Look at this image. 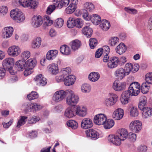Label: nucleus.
Listing matches in <instances>:
<instances>
[{
  "label": "nucleus",
  "mask_w": 152,
  "mask_h": 152,
  "mask_svg": "<svg viewBox=\"0 0 152 152\" xmlns=\"http://www.w3.org/2000/svg\"><path fill=\"white\" fill-rule=\"evenodd\" d=\"M119 62V60L118 57H112L109 60L107 66L110 69H113L116 67Z\"/></svg>",
  "instance_id": "dca6fc26"
},
{
  "label": "nucleus",
  "mask_w": 152,
  "mask_h": 152,
  "mask_svg": "<svg viewBox=\"0 0 152 152\" xmlns=\"http://www.w3.org/2000/svg\"><path fill=\"white\" fill-rule=\"evenodd\" d=\"M145 79L146 82L152 84V72L147 73L145 75Z\"/></svg>",
  "instance_id": "052dcab7"
},
{
  "label": "nucleus",
  "mask_w": 152,
  "mask_h": 152,
  "mask_svg": "<svg viewBox=\"0 0 152 152\" xmlns=\"http://www.w3.org/2000/svg\"><path fill=\"white\" fill-rule=\"evenodd\" d=\"M140 86L137 82H134L132 83L127 90L131 96H137L140 92Z\"/></svg>",
  "instance_id": "20e7f679"
},
{
  "label": "nucleus",
  "mask_w": 152,
  "mask_h": 152,
  "mask_svg": "<svg viewBox=\"0 0 152 152\" xmlns=\"http://www.w3.org/2000/svg\"><path fill=\"white\" fill-rule=\"evenodd\" d=\"M42 108V106L35 103H28L26 105V107L27 111L32 112H35L39 110Z\"/></svg>",
  "instance_id": "ddd939ff"
},
{
  "label": "nucleus",
  "mask_w": 152,
  "mask_h": 152,
  "mask_svg": "<svg viewBox=\"0 0 152 152\" xmlns=\"http://www.w3.org/2000/svg\"><path fill=\"white\" fill-rule=\"evenodd\" d=\"M101 18L99 15L94 14L91 16V21L95 25H98L101 21Z\"/></svg>",
  "instance_id": "58836bf2"
},
{
  "label": "nucleus",
  "mask_w": 152,
  "mask_h": 152,
  "mask_svg": "<svg viewBox=\"0 0 152 152\" xmlns=\"http://www.w3.org/2000/svg\"><path fill=\"white\" fill-rule=\"evenodd\" d=\"M28 117L25 116L21 115L20 116L19 119L18 120L16 127L19 128L21 126L24 125L26 123Z\"/></svg>",
  "instance_id": "e433bc0d"
},
{
  "label": "nucleus",
  "mask_w": 152,
  "mask_h": 152,
  "mask_svg": "<svg viewBox=\"0 0 152 152\" xmlns=\"http://www.w3.org/2000/svg\"><path fill=\"white\" fill-rule=\"evenodd\" d=\"M101 23L100 26L104 31H106L110 27V23L107 20L103 19L101 21Z\"/></svg>",
  "instance_id": "c9c22d12"
},
{
  "label": "nucleus",
  "mask_w": 152,
  "mask_h": 152,
  "mask_svg": "<svg viewBox=\"0 0 152 152\" xmlns=\"http://www.w3.org/2000/svg\"><path fill=\"white\" fill-rule=\"evenodd\" d=\"M84 7L86 9V11L91 12L94 9V6L90 2H87L84 4Z\"/></svg>",
  "instance_id": "a18cd8bd"
},
{
  "label": "nucleus",
  "mask_w": 152,
  "mask_h": 152,
  "mask_svg": "<svg viewBox=\"0 0 152 152\" xmlns=\"http://www.w3.org/2000/svg\"><path fill=\"white\" fill-rule=\"evenodd\" d=\"M118 96L114 94H110L109 97L106 98L104 101V104L107 107H109L114 105L117 100Z\"/></svg>",
  "instance_id": "39448f33"
},
{
  "label": "nucleus",
  "mask_w": 152,
  "mask_h": 152,
  "mask_svg": "<svg viewBox=\"0 0 152 152\" xmlns=\"http://www.w3.org/2000/svg\"><path fill=\"white\" fill-rule=\"evenodd\" d=\"M8 55L11 57H16L21 52L20 48L18 46L13 45L10 47L7 51Z\"/></svg>",
  "instance_id": "9d476101"
},
{
  "label": "nucleus",
  "mask_w": 152,
  "mask_h": 152,
  "mask_svg": "<svg viewBox=\"0 0 152 152\" xmlns=\"http://www.w3.org/2000/svg\"><path fill=\"white\" fill-rule=\"evenodd\" d=\"M23 59L17 61L15 64L19 70L23 71L25 69L24 74L25 76H27L32 72V69L35 65L36 61L35 59L30 58L26 62Z\"/></svg>",
  "instance_id": "f257e3e1"
},
{
  "label": "nucleus",
  "mask_w": 152,
  "mask_h": 152,
  "mask_svg": "<svg viewBox=\"0 0 152 152\" xmlns=\"http://www.w3.org/2000/svg\"><path fill=\"white\" fill-rule=\"evenodd\" d=\"M147 98L146 96H141L140 99L138 107L140 110L142 109L144 107L147 103Z\"/></svg>",
  "instance_id": "37998d69"
},
{
  "label": "nucleus",
  "mask_w": 152,
  "mask_h": 152,
  "mask_svg": "<svg viewBox=\"0 0 152 152\" xmlns=\"http://www.w3.org/2000/svg\"><path fill=\"white\" fill-rule=\"evenodd\" d=\"M86 137L90 139L96 140L99 137V134L95 130L90 129L86 131Z\"/></svg>",
  "instance_id": "2eb2a0df"
},
{
  "label": "nucleus",
  "mask_w": 152,
  "mask_h": 152,
  "mask_svg": "<svg viewBox=\"0 0 152 152\" xmlns=\"http://www.w3.org/2000/svg\"><path fill=\"white\" fill-rule=\"evenodd\" d=\"M58 53V51L56 50H49L46 55V59L49 61L53 60L56 57Z\"/></svg>",
  "instance_id": "bb28decb"
},
{
  "label": "nucleus",
  "mask_w": 152,
  "mask_h": 152,
  "mask_svg": "<svg viewBox=\"0 0 152 152\" xmlns=\"http://www.w3.org/2000/svg\"><path fill=\"white\" fill-rule=\"evenodd\" d=\"M42 38L40 37L35 38L32 41L31 43V47L33 49L39 48L40 46L42 43Z\"/></svg>",
  "instance_id": "c85d7f7f"
},
{
  "label": "nucleus",
  "mask_w": 152,
  "mask_h": 152,
  "mask_svg": "<svg viewBox=\"0 0 152 152\" xmlns=\"http://www.w3.org/2000/svg\"><path fill=\"white\" fill-rule=\"evenodd\" d=\"M76 80L75 77L73 75L66 76L64 80V84L66 86H70L73 85Z\"/></svg>",
  "instance_id": "b1692460"
},
{
  "label": "nucleus",
  "mask_w": 152,
  "mask_h": 152,
  "mask_svg": "<svg viewBox=\"0 0 152 152\" xmlns=\"http://www.w3.org/2000/svg\"><path fill=\"white\" fill-rule=\"evenodd\" d=\"M40 118L38 116L33 115L29 118L28 120V123L29 124H34L39 121Z\"/></svg>",
  "instance_id": "3c124183"
},
{
  "label": "nucleus",
  "mask_w": 152,
  "mask_h": 152,
  "mask_svg": "<svg viewBox=\"0 0 152 152\" xmlns=\"http://www.w3.org/2000/svg\"><path fill=\"white\" fill-rule=\"evenodd\" d=\"M92 120L89 118H84L81 122V127L84 129H87L91 128L93 126Z\"/></svg>",
  "instance_id": "f3484780"
},
{
  "label": "nucleus",
  "mask_w": 152,
  "mask_h": 152,
  "mask_svg": "<svg viewBox=\"0 0 152 152\" xmlns=\"http://www.w3.org/2000/svg\"><path fill=\"white\" fill-rule=\"evenodd\" d=\"M75 19L71 17L69 18L67 22V25L68 28H72L75 26Z\"/></svg>",
  "instance_id": "09e8293b"
},
{
  "label": "nucleus",
  "mask_w": 152,
  "mask_h": 152,
  "mask_svg": "<svg viewBox=\"0 0 152 152\" xmlns=\"http://www.w3.org/2000/svg\"><path fill=\"white\" fill-rule=\"evenodd\" d=\"M127 49L126 47L123 43H121L118 45L115 48L116 53L121 55L124 53Z\"/></svg>",
  "instance_id": "7c9ffc66"
},
{
  "label": "nucleus",
  "mask_w": 152,
  "mask_h": 152,
  "mask_svg": "<svg viewBox=\"0 0 152 152\" xmlns=\"http://www.w3.org/2000/svg\"><path fill=\"white\" fill-rule=\"evenodd\" d=\"M139 67V65L138 64L133 65L131 63H127L125 65L124 69L126 75H129L131 72L133 73L137 72L138 70Z\"/></svg>",
  "instance_id": "1a4fd4ad"
},
{
  "label": "nucleus",
  "mask_w": 152,
  "mask_h": 152,
  "mask_svg": "<svg viewBox=\"0 0 152 152\" xmlns=\"http://www.w3.org/2000/svg\"><path fill=\"white\" fill-rule=\"evenodd\" d=\"M64 23L63 19L61 18H59L55 20L54 24L55 26L57 28H59L61 27Z\"/></svg>",
  "instance_id": "603ef678"
},
{
  "label": "nucleus",
  "mask_w": 152,
  "mask_h": 152,
  "mask_svg": "<svg viewBox=\"0 0 152 152\" xmlns=\"http://www.w3.org/2000/svg\"><path fill=\"white\" fill-rule=\"evenodd\" d=\"M75 108L69 107L65 110L64 115L65 117L68 118H72L76 116Z\"/></svg>",
  "instance_id": "412c9836"
},
{
  "label": "nucleus",
  "mask_w": 152,
  "mask_h": 152,
  "mask_svg": "<svg viewBox=\"0 0 152 152\" xmlns=\"http://www.w3.org/2000/svg\"><path fill=\"white\" fill-rule=\"evenodd\" d=\"M66 92L69 95L66 99V104L70 106L77 104L79 101L78 96L71 90H66Z\"/></svg>",
  "instance_id": "f03ea898"
},
{
  "label": "nucleus",
  "mask_w": 152,
  "mask_h": 152,
  "mask_svg": "<svg viewBox=\"0 0 152 152\" xmlns=\"http://www.w3.org/2000/svg\"><path fill=\"white\" fill-rule=\"evenodd\" d=\"M76 8V7L70 4L69 6L66 8L65 11L68 14H72L75 11Z\"/></svg>",
  "instance_id": "8fccbe9b"
},
{
  "label": "nucleus",
  "mask_w": 152,
  "mask_h": 152,
  "mask_svg": "<svg viewBox=\"0 0 152 152\" xmlns=\"http://www.w3.org/2000/svg\"><path fill=\"white\" fill-rule=\"evenodd\" d=\"M14 63V58H7L3 61L2 65L3 68L5 69L12 68Z\"/></svg>",
  "instance_id": "a211bd4d"
},
{
  "label": "nucleus",
  "mask_w": 152,
  "mask_h": 152,
  "mask_svg": "<svg viewBox=\"0 0 152 152\" xmlns=\"http://www.w3.org/2000/svg\"><path fill=\"white\" fill-rule=\"evenodd\" d=\"M142 112V116L144 119L148 118L152 115V108L144 107L141 110Z\"/></svg>",
  "instance_id": "4be33fe9"
},
{
  "label": "nucleus",
  "mask_w": 152,
  "mask_h": 152,
  "mask_svg": "<svg viewBox=\"0 0 152 152\" xmlns=\"http://www.w3.org/2000/svg\"><path fill=\"white\" fill-rule=\"evenodd\" d=\"M62 75L64 76L68 75L71 73V69L69 67L62 68L61 70Z\"/></svg>",
  "instance_id": "bf43d9fd"
},
{
  "label": "nucleus",
  "mask_w": 152,
  "mask_h": 152,
  "mask_svg": "<svg viewBox=\"0 0 152 152\" xmlns=\"http://www.w3.org/2000/svg\"><path fill=\"white\" fill-rule=\"evenodd\" d=\"M13 31V28L11 26H7L5 27L3 32L4 38H8L10 37L12 35Z\"/></svg>",
  "instance_id": "393cba45"
},
{
  "label": "nucleus",
  "mask_w": 152,
  "mask_h": 152,
  "mask_svg": "<svg viewBox=\"0 0 152 152\" xmlns=\"http://www.w3.org/2000/svg\"><path fill=\"white\" fill-rule=\"evenodd\" d=\"M114 125V121L112 119H106L103 125L105 129H110L112 128Z\"/></svg>",
  "instance_id": "ea45409f"
},
{
  "label": "nucleus",
  "mask_w": 152,
  "mask_h": 152,
  "mask_svg": "<svg viewBox=\"0 0 152 152\" xmlns=\"http://www.w3.org/2000/svg\"><path fill=\"white\" fill-rule=\"evenodd\" d=\"M120 137L117 135H110L108 137L109 141L116 145H119L121 143V141L122 140Z\"/></svg>",
  "instance_id": "6ab92c4d"
},
{
  "label": "nucleus",
  "mask_w": 152,
  "mask_h": 152,
  "mask_svg": "<svg viewBox=\"0 0 152 152\" xmlns=\"http://www.w3.org/2000/svg\"><path fill=\"white\" fill-rule=\"evenodd\" d=\"M34 80L38 85L40 86H44L47 83V80L45 78L42 74L36 76Z\"/></svg>",
  "instance_id": "aec40b11"
},
{
  "label": "nucleus",
  "mask_w": 152,
  "mask_h": 152,
  "mask_svg": "<svg viewBox=\"0 0 152 152\" xmlns=\"http://www.w3.org/2000/svg\"><path fill=\"white\" fill-rule=\"evenodd\" d=\"M68 126L71 127L73 129H76L78 126V123L75 121L70 120L68 121L66 123Z\"/></svg>",
  "instance_id": "49530a36"
},
{
  "label": "nucleus",
  "mask_w": 152,
  "mask_h": 152,
  "mask_svg": "<svg viewBox=\"0 0 152 152\" xmlns=\"http://www.w3.org/2000/svg\"><path fill=\"white\" fill-rule=\"evenodd\" d=\"M53 4H54V5L55 6V7L56 8L57 7L58 9H60L63 7L61 0L59 1L56 0L54 1Z\"/></svg>",
  "instance_id": "338daca9"
},
{
  "label": "nucleus",
  "mask_w": 152,
  "mask_h": 152,
  "mask_svg": "<svg viewBox=\"0 0 152 152\" xmlns=\"http://www.w3.org/2000/svg\"><path fill=\"white\" fill-rule=\"evenodd\" d=\"M114 75L118 79L121 80L125 77L126 74L125 70L121 68L116 70L115 72Z\"/></svg>",
  "instance_id": "a878e982"
},
{
  "label": "nucleus",
  "mask_w": 152,
  "mask_h": 152,
  "mask_svg": "<svg viewBox=\"0 0 152 152\" xmlns=\"http://www.w3.org/2000/svg\"><path fill=\"white\" fill-rule=\"evenodd\" d=\"M124 10L125 11L131 14L135 15L137 12V11L136 10L131 8L129 7H125L124 8Z\"/></svg>",
  "instance_id": "680f3d73"
},
{
  "label": "nucleus",
  "mask_w": 152,
  "mask_h": 152,
  "mask_svg": "<svg viewBox=\"0 0 152 152\" xmlns=\"http://www.w3.org/2000/svg\"><path fill=\"white\" fill-rule=\"evenodd\" d=\"M60 51L62 54L65 56L70 55L72 52L70 48L65 45H63L60 47Z\"/></svg>",
  "instance_id": "c756f323"
},
{
  "label": "nucleus",
  "mask_w": 152,
  "mask_h": 152,
  "mask_svg": "<svg viewBox=\"0 0 152 152\" xmlns=\"http://www.w3.org/2000/svg\"><path fill=\"white\" fill-rule=\"evenodd\" d=\"M44 20L45 22L43 24V27L45 28L49 26H51L53 24V20L48 15H45L44 16Z\"/></svg>",
  "instance_id": "79ce46f5"
},
{
  "label": "nucleus",
  "mask_w": 152,
  "mask_h": 152,
  "mask_svg": "<svg viewBox=\"0 0 152 152\" xmlns=\"http://www.w3.org/2000/svg\"><path fill=\"white\" fill-rule=\"evenodd\" d=\"M75 26L78 28H81L82 27L83 23V20L80 19L76 18L75 19Z\"/></svg>",
  "instance_id": "69168bd1"
},
{
  "label": "nucleus",
  "mask_w": 152,
  "mask_h": 152,
  "mask_svg": "<svg viewBox=\"0 0 152 152\" xmlns=\"http://www.w3.org/2000/svg\"><path fill=\"white\" fill-rule=\"evenodd\" d=\"M70 45L72 50L75 51L78 50L80 48L81 46V43L79 40L75 39L71 42Z\"/></svg>",
  "instance_id": "f704fd0d"
},
{
  "label": "nucleus",
  "mask_w": 152,
  "mask_h": 152,
  "mask_svg": "<svg viewBox=\"0 0 152 152\" xmlns=\"http://www.w3.org/2000/svg\"><path fill=\"white\" fill-rule=\"evenodd\" d=\"M89 43L90 48L93 49L97 45V42L96 39L91 38L89 39Z\"/></svg>",
  "instance_id": "6e6d98bb"
},
{
  "label": "nucleus",
  "mask_w": 152,
  "mask_h": 152,
  "mask_svg": "<svg viewBox=\"0 0 152 152\" xmlns=\"http://www.w3.org/2000/svg\"><path fill=\"white\" fill-rule=\"evenodd\" d=\"M100 75L97 72H92L90 73L88 76V78L91 81L95 82L97 81L99 78Z\"/></svg>",
  "instance_id": "2f4dec72"
},
{
  "label": "nucleus",
  "mask_w": 152,
  "mask_h": 152,
  "mask_svg": "<svg viewBox=\"0 0 152 152\" xmlns=\"http://www.w3.org/2000/svg\"><path fill=\"white\" fill-rule=\"evenodd\" d=\"M10 15L11 18L17 23H22L25 19L24 14L18 9L12 10L10 12Z\"/></svg>",
  "instance_id": "7ed1b4c3"
},
{
  "label": "nucleus",
  "mask_w": 152,
  "mask_h": 152,
  "mask_svg": "<svg viewBox=\"0 0 152 152\" xmlns=\"http://www.w3.org/2000/svg\"><path fill=\"white\" fill-rule=\"evenodd\" d=\"M48 68L49 72L53 75H56L59 72L58 67L57 64H50L48 65Z\"/></svg>",
  "instance_id": "5701e85b"
},
{
  "label": "nucleus",
  "mask_w": 152,
  "mask_h": 152,
  "mask_svg": "<svg viewBox=\"0 0 152 152\" xmlns=\"http://www.w3.org/2000/svg\"><path fill=\"white\" fill-rule=\"evenodd\" d=\"M42 23V18L40 15H34L31 19V24L34 28L39 27Z\"/></svg>",
  "instance_id": "9b49d317"
},
{
  "label": "nucleus",
  "mask_w": 152,
  "mask_h": 152,
  "mask_svg": "<svg viewBox=\"0 0 152 152\" xmlns=\"http://www.w3.org/2000/svg\"><path fill=\"white\" fill-rule=\"evenodd\" d=\"M67 93L66 90L64 91L63 90L58 91L53 94L52 97L53 100L56 102H59L64 99Z\"/></svg>",
  "instance_id": "423d86ee"
},
{
  "label": "nucleus",
  "mask_w": 152,
  "mask_h": 152,
  "mask_svg": "<svg viewBox=\"0 0 152 152\" xmlns=\"http://www.w3.org/2000/svg\"><path fill=\"white\" fill-rule=\"evenodd\" d=\"M129 115L132 117H137L139 114L138 110L135 106H132L129 108Z\"/></svg>",
  "instance_id": "72a5a7b5"
},
{
  "label": "nucleus",
  "mask_w": 152,
  "mask_h": 152,
  "mask_svg": "<svg viewBox=\"0 0 152 152\" xmlns=\"http://www.w3.org/2000/svg\"><path fill=\"white\" fill-rule=\"evenodd\" d=\"M56 9L55 6L53 5H50L47 7L46 11V13L50 15Z\"/></svg>",
  "instance_id": "e2e57ef3"
},
{
  "label": "nucleus",
  "mask_w": 152,
  "mask_h": 152,
  "mask_svg": "<svg viewBox=\"0 0 152 152\" xmlns=\"http://www.w3.org/2000/svg\"><path fill=\"white\" fill-rule=\"evenodd\" d=\"M29 8L34 9L36 8L38 4V0H29Z\"/></svg>",
  "instance_id": "4d7b16f0"
},
{
  "label": "nucleus",
  "mask_w": 152,
  "mask_h": 152,
  "mask_svg": "<svg viewBox=\"0 0 152 152\" xmlns=\"http://www.w3.org/2000/svg\"><path fill=\"white\" fill-rule=\"evenodd\" d=\"M31 56V53L29 51L26 50L23 52L21 54L22 59L25 60Z\"/></svg>",
  "instance_id": "5fc2aeb1"
},
{
  "label": "nucleus",
  "mask_w": 152,
  "mask_h": 152,
  "mask_svg": "<svg viewBox=\"0 0 152 152\" xmlns=\"http://www.w3.org/2000/svg\"><path fill=\"white\" fill-rule=\"evenodd\" d=\"M110 43L112 46H114L119 42V39L116 37H111L110 39Z\"/></svg>",
  "instance_id": "13d9d810"
},
{
  "label": "nucleus",
  "mask_w": 152,
  "mask_h": 152,
  "mask_svg": "<svg viewBox=\"0 0 152 152\" xmlns=\"http://www.w3.org/2000/svg\"><path fill=\"white\" fill-rule=\"evenodd\" d=\"M129 140L132 142H134L136 138V134L133 132H130L128 135Z\"/></svg>",
  "instance_id": "0e129e2a"
},
{
  "label": "nucleus",
  "mask_w": 152,
  "mask_h": 152,
  "mask_svg": "<svg viewBox=\"0 0 152 152\" xmlns=\"http://www.w3.org/2000/svg\"><path fill=\"white\" fill-rule=\"evenodd\" d=\"M129 128L133 132L137 133L139 132L142 128V123L139 120L132 121L130 124Z\"/></svg>",
  "instance_id": "0eeeda50"
},
{
  "label": "nucleus",
  "mask_w": 152,
  "mask_h": 152,
  "mask_svg": "<svg viewBox=\"0 0 152 152\" xmlns=\"http://www.w3.org/2000/svg\"><path fill=\"white\" fill-rule=\"evenodd\" d=\"M117 135L122 140H124L128 135V132L127 130L124 129H119L118 131Z\"/></svg>",
  "instance_id": "473e14b6"
},
{
  "label": "nucleus",
  "mask_w": 152,
  "mask_h": 152,
  "mask_svg": "<svg viewBox=\"0 0 152 152\" xmlns=\"http://www.w3.org/2000/svg\"><path fill=\"white\" fill-rule=\"evenodd\" d=\"M38 96L39 95L38 93L34 91H32L31 94L27 96L28 99L29 100L36 99L38 98Z\"/></svg>",
  "instance_id": "864d4df0"
},
{
  "label": "nucleus",
  "mask_w": 152,
  "mask_h": 152,
  "mask_svg": "<svg viewBox=\"0 0 152 152\" xmlns=\"http://www.w3.org/2000/svg\"><path fill=\"white\" fill-rule=\"evenodd\" d=\"M150 84L146 81L142 84L140 89L142 93L146 94L149 91V89L150 88Z\"/></svg>",
  "instance_id": "4c0bfd02"
},
{
  "label": "nucleus",
  "mask_w": 152,
  "mask_h": 152,
  "mask_svg": "<svg viewBox=\"0 0 152 152\" xmlns=\"http://www.w3.org/2000/svg\"><path fill=\"white\" fill-rule=\"evenodd\" d=\"M147 150V147L144 145H141L137 148L138 152H146Z\"/></svg>",
  "instance_id": "774afa93"
},
{
  "label": "nucleus",
  "mask_w": 152,
  "mask_h": 152,
  "mask_svg": "<svg viewBox=\"0 0 152 152\" xmlns=\"http://www.w3.org/2000/svg\"><path fill=\"white\" fill-rule=\"evenodd\" d=\"M126 86V82H120L118 80H115L113 82L112 88L115 91L120 92L125 89Z\"/></svg>",
  "instance_id": "6e6552de"
},
{
  "label": "nucleus",
  "mask_w": 152,
  "mask_h": 152,
  "mask_svg": "<svg viewBox=\"0 0 152 152\" xmlns=\"http://www.w3.org/2000/svg\"><path fill=\"white\" fill-rule=\"evenodd\" d=\"M106 119V116L105 115L98 114L94 117V122L95 124L98 125H103Z\"/></svg>",
  "instance_id": "f8f14e48"
},
{
  "label": "nucleus",
  "mask_w": 152,
  "mask_h": 152,
  "mask_svg": "<svg viewBox=\"0 0 152 152\" xmlns=\"http://www.w3.org/2000/svg\"><path fill=\"white\" fill-rule=\"evenodd\" d=\"M19 4L24 8H29V0H17Z\"/></svg>",
  "instance_id": "de8ad7c7"
},
{
  "label": "nucleus",
  "mask_w": 152,
  "mask_h": 152,
  "mask_svg": "<svg viewBox=\"0 0 152 152\" xmlns=\"http://www.w3.org/2000/svg\"><path fill=\"white\" fill-rule=\"evenodd\" d=\"M82 32L87 37H91L93 32L92 29L88 26H85L82 29Z\"/></svg>",
  "instance_id": "a19ab883"
},
{
  "label": "nucleus",
  "mask_w": 152,
  "mask_h": 152,
  "mask_svg": "<svg viewBox=\"0 0 152 152\" xmlns=\"http://www.w3.org/2000/svg\"><path fill=\"white\" fill-rule=\"evenodd\" d=\"M124 115L123 110L121 108H118L114 112L113 117L116 120H119L123 118Z\"/></svg>",
  "instance_id": "cd10ccee"
},
{
  "label": "nucleus",
  "mask_w": 152,
  "mask_h": 152,
  "mask_svg": "<svg viewBox=\"0 0 152 152\" xmlns=\"http://www.w3.org/2000/svg\"><path fill=\"white\" fill-rule=\"evenodd\" d=\"M91 88L90 85L87 83L83 84L81 86V91L83 93H88L91 90Z\"/></svg>",
  "instance_id": "c03bdc74"
},
{
  "label": "nucleus",
  "mask_w": 152,
  "mask_h": 152,
  "mask_svg": "<svg viewBox=\"0 0 152 152\" xmlns=\"http://www.w3.org/2000/svg\"><path fill=\"white\" fill-rule=\"evenodd\" d=\"M76 114L80 117L85 116L87 114V109L84 106L76 105L75 107Z\"/></svg>",
  "instance_id": "4468645a"
}]
</instances>
